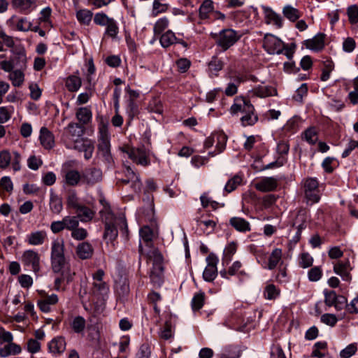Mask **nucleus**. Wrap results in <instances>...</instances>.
Returning <instances> with one entry per match:
<instances>
[{
    "instance_id": "f257e3e1",
    "label": "nucleus",
    "mask_w": 358,
    "mask_h": 358,
    "mask_svg": "<svg viewBox=\"0 0 358 358\" xmlns=\"http://www.w3.org/2000/svg\"><path fill=\"white\" fill-rule=\"evenodd\" d=\"M145 255L148 259L152 262L150 280L154 285L160 287L164 281L163 257L156 248L150 249Z\"/></svg>"
},
{
    "instance_id": "f03ea898",
    "label": "nucleus",
    "mask_w": 358,
    "mask_h": 358,
    "mask_svg": "<svg viewBox=\"0 0 358 358\" xmlns=\"http://www.w3.org/2000/svg\"><path fill=\"white\" fill-rule=\"evenodd\" d=\"M10 51L12 55L9 60L0 61V69L6 72H10L15 67L25 69L27 56L24 48L22 45H15Z\"/></svg>"
},
{
    "instance_id": "7ed1b4c3",
    "label": "nucleus",
    "mask_w": 358,
    "mask_h": 358,
    "mask_svg": "<svg viewBox=\"0 0 358 358\" xmlns=\"http://www.w3.org/2000/svg\"><path fill=\"white\" fill-rule=\"evenodd\" d=\"M97 157L101 158L106 163H110L112 156L110 154V134L108 126L101 124L99 127V137L97 145Z\"/></svg>"
},
{
    "instance_id": "20e7f679",
    "label": "nucleus",
    "mask_w": 358,
    "mask_h": 358,
    "mask_svg": "<svg viewBox=\"0 0 358 358\" xmlns=\"http://www.w3.org/2000/svg\"><path fill=\"white\" fill-rule=\"evenodd\" d=\"M211 37L215 40V44L222 51H226L233 46L241 37V35L232 29H224L218 33H211Z\"/></svg>"
},
{
    "instance_id": "39448f33",
    "label": "nucleus",
    "mask_w": 358,
    "mask_h": 358,
    "mask_svg": "<svg viewBox=\"0 0 358 358\" xmlns=\"http://www.w3.org/2000/svg\"><path fill=\"white\" fill-rule=\"evenodd\" d=\"M64 244L62 240H55L51 247V264L55 273H59L65 265Z\"/></svg>"
},
{
    "instance_id": "423d86ee",
    "label": "nucleus",
    "mask_w": 358,
    "mask_h": 358,
    "mask_svg": "<svg viewBox=\"0 0 358 358\" xmlns=\"http://www.w3.org/2000/svg\"><path fill=\"white\" fill-rule=\"evenodd\" d=\"M94 22L99 26L106 27L105 35L115 38L119 33V27L117 22L112 17H109L103 12L97 13L94 17Z\"/></svg>"
},
{
    "instance_id": "0eeeda50",
    "label": "nucleus",
    "mask_w": 358,
    "mask_h": 358,
    "mask_svg": "<svg viewBox=\"0 0 358 358\" xmlns=\"http://www.w3.org/2000/svg\"><path fill=\"white\" fill-rule=\"evenodd\" d=\"M21 155L17 151L10 152L8 150H3L0 152V169H6L11 165L14 171H18L21 169Z\"/></svg>"
},
{
    "instance_id": "6e6552de",
    "label": "nucleus",
    "mask_w": 358,
    "mask_h": 358,
    "mask_svg": "<svg viewBox=\"0 0 358 358\" xmlns=\"http://www.w3.org/2000/svg\"><path fill=\"white\" fill-rule=\"evenodd\" d=\"M263 47L269 55L281 54L286 48L285 44L280 38L271 34H265Z\"/></svg>"
},
{
    "instance_id": "1a4fd4ad",
    "label": "nucleus",
    "mask_w": 358,
    "mask_h": 358,
    "mask_svg": "<svg viewBox=\"0 0 358 358\" xmlns=\"http://www.w3.org/2000/svg\"><path fill=\"white\" fill-rule=\"evenodd\" d=\"M318 185L316 178H309L304 181V194L308 203L313 204L319 201L320 196Z\"/></svg>"
},
{
    "instance_id": "9d476101",
    "label": "nucleus",
    "mask_w": 358,
    "mask_h": 358,
    "mask_svg": "<svg viewBox=\"0 0 358 358\" xmlns=\"http://www.w3.org/2000/svg\"><path fill=\"white\" fill-rule=\"evenodd\" d=\"M227 141V136L223 132L213 133L211 136L208 137L204 142V147L206 148H211L213 144L216 142V150L217 152H209L208 155L211 157H214L217 154L222 152L226 147Z\"/></svg>"
},
{
    "instance_id": "9b49d317",
    "label": "nucleus",
    "mask_w": 358,
    "mask_h": 358,
    "mask_svg": "<svg viewBox=\"0 0 358 358\" xmlns=\"http://www.w3.org/2000/svg\"><path fill=\"white\" fill-rule=\"evenodd\" d=\"M108 286L105 282H93L92 287L90 291L91 301H94L96 299L100 301L101 304L96 308V311L103 310L102 304L106 300V297L108 293Z\"/></svg>"
},
{
    "instance_id": "f8f14e48",
    "label": "nucleus",
    "mask_w": 358,
    "mask_h": 358,
    "mask_svg": "<svg viewBox=\"0 0 358 358\" xmlns=\"http://www.w3.org/2000/svg\"><path fill=\"white\" fill-rule=\"evenodd\" d=\"M122 150L127 154L129 158L137 164L147 166L150 164L148 152L143 147L138 148H128Z\"/></svg>"
},
{
    "instance_id": "ddd939ff",
    "label": "nucleus",
    "mask_w": 358,
    "mask_h": 358,
    "mask_svg": "<svg viewBox=\"0 0 358 358\" xmlns=\"http://www.w3.org/2000/svg\"><path fill=\"white\" fill-rule=\"evenodd\" d=\"M22 263L24 266L37 273L40 270V255L33 250H27L22 255Z\"/></svg>"
},
{
    "instance_id": "4468645a",
    "label": "nucleus",
    "mask_w": 358,
    "mask_h": 358,
    "mask_svg": "<svg viewBox=\"0 0 358 358\" xmlns=\"http://www.w3.org/2000/svg\"><path fill=\"white\" fill-rule=\"evenodd\" d=\"M102 180V171L100 169L90 167L82 173V182L87 187H92Z\"/></svg>"
},
{
    "instance_id": "2eb2a0df",
    "label": "nucleus",
    "mask_w": 358,
    "mask_h": 358,
    "mask_svg": "<svg viewBox=\"0 0 358 358\" xmlns=\"http://www.w3.org/2000/svg\"><path fill=\"white\" fill-rule=\"evenodd\" d=\"M69 148H73L78 152H84V157L88 160L92 158L94 150V143L87 138H80L74 141L73 145L69 147Z\"/></svg>"
},
{
    "instance_id": "dca6fc26",
    "label": "nucleus",
    "mask_w": 358,
    "mask_h": 358,
    "mask_svg": "<svg viewBox=\"0 0 358 358\" xmlns=\"http://www.w3.org/2000/svg\"><path fill=\"white\" fill-rule=\"evenodd\" d=\"M217 257L211 253L207 258V266L203 273V278L207 282H212L217 275V264L218 263Z\"/></svg>"
},
{
    "instance_id": "f3484780",
    "label": "nucleus",
    "mask_w": 358,
    "mask_h": 358,
    "mask_svg": "<svg viewBox=\"0 0 358 358\" xmlns=\"http://www.w3.org/2000/svg\"><path fill=\"white\" fill-rule=\"evenodd\" d=\"M252 110H255L253 105L250 100L243 96L236 97L230 108V112L232 115H236L238 113L245 114L251 113Z\"/></svg>"
},
{
    "instance_id": "a211bd4d",
    "label": "nucleus",
    "mask_w": 358,
    "mask_h": 358,
    "mask_svg": "<svg viewBox=\"0 0 358 358\" xmlns=\"http://www.w3.org/2000/svg\"><path fill=\"white\" fill-rule=\"evenodd\" d=\"M125 176L127 179L122 180V182L125 184L131 182V187L134 191H141L142 183L140 180V178L129 166L125 168Z\"/></svg>"
},
{
    "instance_id": "6ab92c4d",
    "label": "nucleus",
    "mask_w": 358,
    "mask_h": 358,
    "mask_svg": "<svg viewBox=\"0 0 358 358\" xmlns=\"http://www.w3.org/2000/svg\"><path fill=\"white\" fill-rule=\"evenodd\" d=\"M47 238L48 234L45 230L34 231L27 235L25 241L30 245H41Z\"/></svg>"
},
{
    "instance_id": "aec40b11",
    "label": "nucleus",
    "mask_w": 358,
    "mask_h": 358,
    "mask_svg": "<svg viewBox=\"0 0 358 358\" xmlns=\"http://www.w3.org/2000/svg\"><path fill=\"white\" fill-rule=\"evenodd\" d=\"M37 0H12L14 8L24 14L30 13L36 7Z\"/></svg>"
},
{
    "instance_id": "412c9836",
    "label": "nucleus",
    "mask_w": 358,
    "mask_h": 358,
    "mask_svg": "<svg viewBox=\"0 0 358 358\" xmlns=\"http://www.w3.org/2000/svg\"><path fill=\"white\" fill-rule=\"evenodd\" d=\"M262 8L263 9L266 22L267 24L273 23L278 28L282 27V19L279 14L276 13L268 6H262Z\"/></svg>"
},
{
    "instance_id": "4be33fe9",
    "label": "nucleus",
    "mask_w": 358,
    "mask_h": 358,
    "mask_svg": "<svg viewBox=\"0 0 358 358\" xmlns=\"http://www.w3.org/2000/svg\"><path fill=\"white\" fill-rule=\"evenodd\" d=\"M39 139L41 144L45 149L50 150L55 146L54 136L52 133L45 127L41 128Z\"/></svg>"
},
{
    "instance_id": "5701e85b",
    "label": "nucleus",
    "mask_w": 358,
    "mask_h": 358,
    "mask_svg": "<svg viewBox=\"0 0 358 358\" xmlns=\"http://www.w3.org/2000/svg\"><path fill=\"white\" fill-rule=\"evenodd\" d=\"M277 180L273 177H266L255 184V188L261 192H271L277 187Z\"/></svg>"
},
{
    "instance_id": "b1692460",
    "label": "nucleus",
    "mask_w": 358,
    "mask_h": 358,
    "mask_svg": "<svg viewBox=\"0 0 358 358\" xmlns=\"http://www.w3.org/2000/svg\"><path fill=\"white\" fill-rule=\"evenodd\" d=\"M350 270V265L348 260L339 262L334 266V273L339 275L345 281H350L351 280Z\"/></svg>"
},
{
    "instance_id": "393cba45",
    "label": "nucleus",
    "mask_w": 358,
    "mask_h": 358,
    "mask_svg": "<svg viewBox=\"0 0 358 358\" xmlns=\"http://www.w3.org/2000/svg\"><path fill=\"white\" fill-rule=\"evenodd\" d=\"M66 341L62 336L54 338L49 343L48 348L54 355H61L66 349Z\"/></svg>"
},
{
    "instance_id": "a878e982",
    "label": "nucleus",
    "mask_w": 358,
    "mask_h": 358,
    "mask_svg": "<svg viewBox=\"0 0 358 358\" xmlns=\"http://www.w3.org/2000/svg\"><path fill=\"white\" fill-rule=\"evenodd\" d=\"M58 302L57 294H52L47 295L38 301L37 304L40 310L44 313H48L51 310L50 306Z\"/></svg>"
},
{
    "instance_id": "bb28decb",
    "label": "nucleus",
    "mask_w": 358,
    "mask_h": 358,
    "mask_svg": "<svg viewBox=\"0 0 358 358\" xmlns=\"http://www.w3.org/2000/svg\"><path fill=\"white\" fill-rule=\"evenodd\" d=\"M305 45L312 50L318 51L324 46V34H318L311 39L305 41Z\"/></svg>"
},
{
    "instance_id": "cd10ccee",
    "label": "nucleus",
    "mask_w": 358,
    "mask_h": 358,
    "mask_svg": "<svg viewBox=\"0 0 358 358\" xmlns=\"http://www.w3.org/2000/svg\"><path fill=\"white\" fill-rule=\"evenodd\" d=\"M160 43L164 48H168L174 43H181L185 47L187 46V43L185 41L178 39L175 36V34L170 30L162 35L160 38Z\"/></svg>"
},
{
    "instance_id": "c85d7f7f",
    "label": "nucleus",
    "mask_w": 358,
    "mask_h": 358,
    "mask_svg": "<svg viewBox=\"0 0 358 358\" xmlns=\"http://www.w3.org/2000/svg\"><path fill=\"white\" fill-rule=\"evenodd\" d=\"M94 249L88 242H83L77 246L76 254L80 259H87L93 255Z\"/></svg>"
},
{
    "instance_id": "c756f323",
    "label": "nucleus",
    "mask_w": 358,
    "mask_h": 358,
    "mask_svg": "<svg viewBox=\"0 0 358 358\" xmlns=\"http://www.w3.org/2000/svg\"><path fill=\"white\" fill-rule=\"evenodd\" d=\"M229 224L240 232L245 233L250 231V224L244 218L233 217L229 220Z\"/></svg>"
},
{
    "instance_id": "7c9ffc66",
    "label": "nucleus",
    "mask_w": 358,
    "mask_h": 358,
    "mask_svg": "<svg viewBox=\"0 0 358 358\" xmlns=\"http://www.w3.org/2000/svg\"><path fill=\"white\" fill-rule=\"evenodd\" d=\"M76 212L77 214L76 217L83 222L91 220L94 215V213L92 210L82 204L76 209Z\"/></svg>"
},
{
    "instance_id": "2f4dec72",
    "label": "nucleus",
    "mask_w": 358,
    "mask_h": 358,
    "mask_svg": "<svg viewBox=\"0 0 358 358\" xmlns=\"http://www.w3.org/2000/svg\"><path fill=\"white\" fill-rule=\"evenodd\" d=\"M252 93L254 95L258 97L265 98L267 96L276 95L277 91L275 88L271 86L259 85L252 90Z\"/></svg>"
},
{
    "instance_id": "473e14b6",
    "label": "nucleus",
    "mask_w": 358,
    "mask_h": 358,
    "mask_svg": "<svg viewBox=\"0 0 358 358\" xmlns=\"http://www.w3.org/2000/svg\"><path fill=\"white\" fill-rule=\"evenodd\" d=\"M50 208L55 214H59L63 209L62 200L60 196L50 191Z\"/></svg>"
},
{
    "instance_id": "72a5a7b5",
    "label": "nucleus",
    "mask_w": 358,
    "mask_h": 358,
    "mask_svg": "<svg viewBox=\"0 0 358 358\" xmlns=\"http://www.w3.org/2000/svg\"><path fill=\"white\" fill-rule=\"evenodd\" d=\"M80 181L82 182V174L76 170H69L64 176V182L69 186H76Z\"/></svg>"
},
{
    "instance_id": "f704fd0d",
    "label": "nucleus",
    "mask_w": 358,
    "mask_h": 358,
    "mask_svg": "<svg viewBox=\"0 0 358 358\" xmlns=\"http://www.w3.org/2000/svg\"><path fill=\"white\" fill-rule=\"evenodd\" d=\"M21 350L22 349L20 345L10 343L0 348V356L1 357H7L10 355H18L21 352Z\"/></svg>"
},
{
    "instance_id": "c9c22d12",
    "label": "nucleus",
    "mask_w": 358,
    "mask_h": 358,
    "mask_svg": "<svg viewBox=\"0 0 358 358\" xmlns=\"http://www.w3.org/2000/svg\"><path fill=\"white\" fill-rule=\"evenodd\" d=\"M117 229L113 222H106L103 238L106 242H113L117 236Z\"/></svg>"
},
{
    "instance_id": "e433bc0d",
    "label": "nucleus",
    "mask_w": 358,
    "mask_h": 358,
    "mask_svg": "<svg viewBox=\"0 0 358 358\" xmlns=\"http://www.w3.org/2000/svg\"><path fill=\"white\" fill-rule=\"evenodd\" d=\"M76 117L82 124H86L90 122L92 113L90 108L81 107L76 112Z\"/></svg>"
},
{
    "instance_id": "4c0bfd02",
    "label": "nucleus",
    "mask_w": 358,
    "mask_h": 358,
    "mask_svg": "<svg viewBox=\"0 0 358 358\" xmlns=\"http://www.w3.org/2000/svg\"><path fill=\"white\" fill-rule=\"evenodd\" d=\"M218 356L220 358H239L241 352L236 346L229 345L223 348Z\"/></svg>"
},
{
    "instance_id": "58836bf2",
    "label": "nucleus",
    "mask_w": 358,
    "mask_h": 358,
    "mask_svg": "<svg viewBox=\"0 0 358 358\" xmlns=\"http://www.w3.org/2000/svg\"><path fill=\"white\" fill-rule=\"evenodd\" d=\"M23 69H17L12 70L9 74V79L15 87H20L24 80V74L22 72Z\"/></svg>"
},
{
    "instance_id": "ea45409f",
    "label": "nucleus",
    "mask_w": 358,
    "mask_h": 358,
    "mask_svg": "<svg viewBox=\"0 0 358 358\" xmlns=\"http://www.w3.org/2000/svg\"><path fill=\"white\" fill-rule=\"evenodd\" d=\"M70 326L76 334H82L86 326V321L82 316L75 317L70 323Z\"/></svg>"
},
{
    "instance_id": "a19ab883",
    "label": "nucleus",
    "mask_w": 358,
    "mask_h": 358,
    "mask_svg": "<svg viewBox=\"0 0 358 358\" xmlns=\"http://www.w3.org/2000/svg\"><path fill=\"white\" fill-rule=\"evenodd\" d=\"M81 78L75 75L69 76L66 80V87L70 92L78 91L81 87Z\"/></svg>"
},
{
    "instance_id": "79ce46f5",
    "label": "nucleus",
    "mask_w": 358,
    "mask_h": 358,
    "mask_svg": "<svg viewBox=\"0 0 358 358\" xmlns=\"http://www.w3.org/2000/svg\"><path fill=\"white\" fill-rule=\"evenodd\" d=\"M213 2L211 0H205L199 7V17L202 20L208 18L209 14L213 10Z\"/></svg>"
},
{
    "instance_id": "37998d69",
    "label": "nucleus",
    "mask_w": 358,
    "mask_h": 358,
    "mask_svg": "<svg viewBox=\"0 0 358 358\" xmlns=\"http://www.w3.org/2000/svg\"><path fill=\"white\" fill-rule=\"evenodd\" d=\"M282 13L286 18L292 22L296 21L301 17L299 10L290 5H287L283 8Z\"/></svg>"
},
{
    "instance_id": "c03bdc74",
    "label": "nucleus",
    "mask_w": 358,
    "mask_h": 358,
    "mask_svg": "<svg viewBox=\"0 0 358 358\" xmlns=\"http://www.w3.org/2000/svg\"><path fill=\"white\" fill-rule=\"evenodd\" d=\"M197 227L203 231L206 234H210L216 226V222L213 220H196Z\"/></svg>"
},
{
    "instance_id": "a18cd8bd",
    "label": "nucleus",
    "mask_w": 358,
    "mask_h": 358,
    "mask_svg": "<svg viewBox=\"0 0 358 358\" xmlns=\"http://www.w3.org/2000/svg\"><path fill=\"white\" fill-rule=\"evenodd\" d=\"M282 259V250L279 248L274 249L268 258V264L267 268L269 270H273L276 267L278 264Z\"/></svg>"
},
{
    "instance_id": "49530a36",
    "label": "nucleus",
    "mask_w": 358,
    "mask_h": 358,
    "mask_svg": "<svg viewBox=\"0 0 358 358\" xmlns=\"http://www.w3.org/2000/svg\"><path fill=\"white\" fill-rule=\"evenodd\" d=\"M93 13L87 9H81L76 13L78 20L83 24L88 25L92 21Z\"/></svg>"
},
{
    "instance_id": "de8ad7c7",
    "label": "nucleus",
    "mask_w": 358,
    "mask_h": 358,
    "mask_svg": "<svg viewBox=\"0 0 358 358\" xmlns=\"http://www.w3.org/2000/svg\"><path fill=\"white\" fill-rule=\"evenodd\" d=\"M79 198L75 190H70L66 197V206L69 208L77 209L80 206Z\"/></svg>"
},
{
    "instance_id": "09e8293b",
    "label": "nucleus",
    "mask_w": 358,
    "mask_h": 358,
    "mask_svg": "<svg viewBox=\"0 0 358 358\" xmlns=\"http://www.w3.org/2000/svg\"><path fill=\"white\" fill-rule=\"evenodd\" d=\"M14 40L12 36L3 31H0V51L4 50V46L13 49L15 48Z\"/></svg>"
},
{
    "instance_id": "8fccbe9b",
    "label": "nucleus",
    "mask_w": 358,
    "mask_h": 358,
    "mask_svg": "<svg viewBox=\"0 0 358 358\" xmlns=\"http://www.w3.org/2000/svg\"><path fill=\"white\" fill-rule=\"evenodd\" d=\"M242 178L241 176L236 175L229 179L226 183L224 191L227 193H230L235 190L238 185H241Z\"/></svg>"
},
{
    "instance_id": "3c124183",
    "label": "nucleus",
    "mask_w": 358,
    "mask_h": 358,
    "mask_svg": "<svg viewBox=\"0 0 358 358\" xmlns=\"http://www.w3.org/2000/svg\"><path fill=\"white\" fill-rule=\"evenodd\" d=\"M243 81L241 76H237L235 78V83H229L224 90L227 96H231L237 93L238 85Z\"/></svg>"
},
{
    "instance_id": "603ef678",
    "label": "nucleus",
    "mask_w": 358,
    "mask_h": 358,
    "mask_svg": "<svg viewBox=\"0 0 358 358\" xmlns=\"http://www.w3.org/2000/svg\"><path fill=\"white\" fill-rule=\"evenodd\" d=\"M140 236L146 243L147 246L150 247L153 237L152 230L148 226H145L140 229Z\"/></svg>"
},
{
    "instance_id": "864d4df0",
    "label": "nucleus",
    "mask_w": 358,
    "mask_h": 358,
    "mask_svg": "<svg viewBox=\"0 0 358 358\" xmlns=\"http://www.w3.org/2000/svg\"><path fill=\"white\" fill-rule=\"evenodd\" d=\"M205 294L200 292L194 294L192 300V308L193 310H200L204 303Z\"/></svg>"
},
{
    "instance_id": "5fc2aeb1",
    "label": "nucleus",
    "mask_w": 358,
    "mask_h": 358,
    "mask_svg": "<svg viewBox=\"0 0 358 358\" xmlns=\"http://www.w3.org/2000/svg\"><path fill=\"white\" fill-rule=\"evenodd\" d=\"M258 120L257 115L255 113V110L251 113H245L241 118L243 126H252Z\"/></svg>"
},
{
    "instance_id": "6e6d98bb",
    "label": "nucleus",
    "mask_w": 358,
    "mask_h": 358,
    "mask_svg": "<svg viewBox=\"0 0 358 358\" xmlns=\"http://www.w3.org/2000/svg\"><path fill=\"white\" fill-rule=\"evenodd\" d=\"M322 73L321 75V80L327 81L330 78V73L334 69V64L331 60H327L323 64Z\"/></svg>"
},
{
    "instance_id": "4d7b16f0",
    "label": "nucleus",
    "mask_w": 358,
    "mask_h": 358,
    "mask_svg": "<svg viewBox=\"0 0 358 358\" xmlns=\"http://www.w3.org/2000/svg\"><path fill=\"white\" fill-rule=\"evenodd\" d=\"M264 294L266 299L273 300L279 296L280 290L274 285L270 284L265 287Z\"/></svg>"
},
{
    "instance_id": "13d9d810",
    "label": "nucleus",
    "mask_w": 358,
    "mask_h": 358,
    "mask_svg": "<svg viewBox=\"0 0 358 358\" xmlns=\"http://www.w3.org/2000/svg\"><path fill=\"white\" fill-rule=\"evenodd\" d=\"M65 229L72 231L79 226V219L76 216H65L63 218Z\"/></svg>"
},
{
    "instance_id": "bf43d9fd",
    "label": "nucleus",
    "mask_w": 358,
    "mask_h": 358,
    "mask_svg": "<svg viewBox=\"0 0 358 358\" xmlns=\"http://www.w3.org/2000/svg\"><path fill=\"white\" fill-rule=\"evenodd\" d=\"M67 129L72 137L79 138L83 136L84 131L83 127L78 123H70Z\"/></svg>"
},
{
    "instance_id": "052dcab7",
    "label": "nucleus",
    "mask_w": 358,
    "mask_h": 358,
    "mask_svg": "<svg viewBox=\"0 0 358 358\" xmlns=\"http://www.w3.org/2000/svg\"><path fill=\"white\" fill-rule=\"evenodd\" d=\"M293 227H296L297 229L296 236L299 238L301 231L306 228L304 215L299 213L296 216V220L293 222Z\"/></svg>"
},
{
    "instance_id": "680f3d73",
    "label": "nucleus",
    "mask_w": 358,
    "mask_h": 358,
    "mask_svg": "<svg viewBox=\"0 0 358 358\" xmlns=\"http://www.w3.org/2000/svg\"><path fill=\"white\" fill-rule=\"evenodd\" d=\"M164 0H154L152 4V14L156 16L161 13L165 12L169 5L167 3H162Z\"/></svg>"
},
{
    "instance_id": "e2e57ef3",
    "label": "nucleus",
    "mask_w": 358,
    "mask_h": 358,
    "mask_svg": "<svg viewBox=\"0 0 358 358\" xmlns=\"http://www.w3.org/2000/svg\"><path fill=\"white\" fill-rule=\"evenodd\" d=\"M169 25V20L166 17L159 19L155 24L153 31L155 35L160 34Z\"/></svg>"
},
{
    "instance_id": "0e129e2a",
    "label": "nucleus",
    "mask_w": 358,
    "mask_h": 358,
    "mask_svg": "<svg viewBox=\"0 0 358 358\" xmlns=\"http://www.w3.org/2000/svg\"><path fill=\"white\" fill-rule=\"evenodd\" d=\"M357 350L356 343H351L340 352L341 358H350Z\"/></svg>"
},
{
    "instance_id": "69168bd1",
    "label": "nucleus",
    "mask_w": 358,
    "mask_h": 358,
    "mask_svg": "<svg viewBox=\"0 0 358 358\" xmlns=\"http://www.w3.org/2000/svg\"><path fill=\"white\" fill-rule=\"evenodd\" d=\"M13 110V106L0 107V123H5L10 120Z\"/></svg>"
},
{
    "instance_id": "338daca9",
    "label": "nucleus",
    "mask_w": 358,
    "mask_h": 358,
    "mask_svg": "<svg viewBox=\"0 0 358 358\" xmlns=\"http://www.w3.org/2000/svg\"><path fill=\"white\" fill-rule=\"evenodd\" d=\"M347 13L349 21L351 24H356L358 22V6H350L348 7Z\"/></svg>"
},
{
    "instance_id": "774afa93",
    "label": "nucleus",
    "mask_w": 358,
    "mask_h": 358,
    "mask_svg": "<svg viewBox=\"0 0 358 358\" xmlns=\"http://www.w3.org/2000/svg\"><path fill=\"white\" fill-rule=\"evenodd\" d=\"M85 229L77 227L71 231V237L77 241L84 240L87 236Z\"/></svg>"
}]
</instances>
